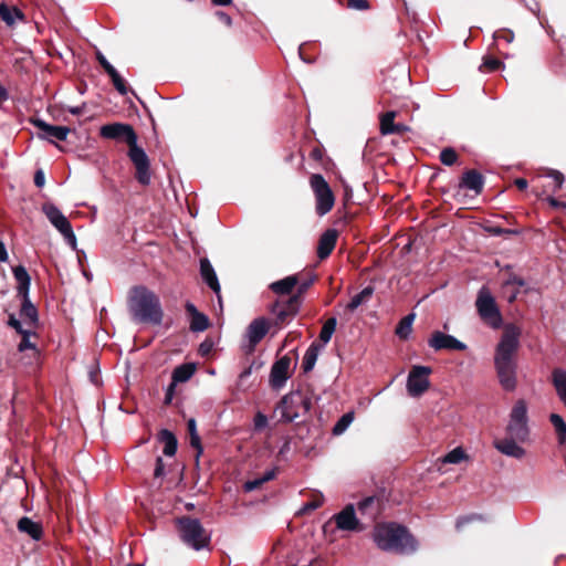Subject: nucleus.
<instances>
[{
  "mask_svg": "<svg viewBox=\"0 0 566 566\" xmlns=\"http://www.w3.org/2000/svg\"><path fill=\"white\" fill-rule=\"evenodd\" d=\"M521 333V328L515 324L505 325L495 347L494 368L499 382L505 391H514L517 387V352Z\"/></svg>",
  "mask_w": 566,
  "mask_h": 566,
  "instance_id": "1",
  "label": "nucleus"
},
{
  "mask_svg": "<svg viewBox=\"0 0 566 566\" xmlns=\"http://www.w3.org/2000/svg\"><path fill=\"white\" fill-rule=\"evenodd\" d=\"M99 136L105 139L125 143L128 146L127 156L135 168V179L144 187L150 185V159L146 151L138 146V136L134 127L126 123H111L99 128Z\"/></svg>",
  "mask_w": 566,
  "mask_h": 566,
  "instance_id": "2",
  "label": "nucleus"
},
{
  "mask_svg": "<svg viewBox=\"0 0 566 566\" xmlns=\"http://www.w3.org/2000/svg\"><path fill=\"white\" fill-rule=\"evenodd\" d=\"M373 539L379 549L400 555L413 554L419 546L408 527L396 522L376 524Z\"/></svg>",
  "mask_w": 566,
  "mask_h": 566,
  "instance_id": "3",
  "label": "nucleus"
},
{
  "mask_svg": "<svg viewBox=\"0 0 566 566\" xmlns=\"http://www.w3.org/2000/svg\"><path fill=\"white\" fill-rule=\"evenodd\" d=\"M295 275L300 281L295 293L285 300L277 298L270 306V312L274 316L272 324L277 328L289 324L298 314L305 293L317 280V275L314 273H297Z\"/></svg>",
  "mask_w": 566,
  "mask_h": 566,
  "instance_id": "4",
  "label": "nucleus"
},
{
  "mask_svg": "<svg viewBox=\"0 0 566 566\" xmlns=\"http://www.w3.org/2000/svg\"><path fill=\"white\" fill-rule=\"evenodd\" d=\"M133 318L138 323L159 325L163 321V308L159 297L146 286H135L128 301Z\"/></svg>",
  "mask_w": 566,
  "mask_h": 566,
  "instance_id": "5",
  "label": "nucleus"
},
{
  "mask_svg": "<svg viewBox=\"0 0 566 566\" xmlns=\"http://www.w3.org/2000/svg\"><path fill=\"white\" fill-rule=\"evenodd\" d=\"M175 525L180 539L187 546L200 551L210 545L211 535L198 518L184 515L176 518Z\"/></svg>",
  "mask_w": 566,
  "mask_h": 566,
  "instance_id": "6",
  "label": "nucleus"
},
{
  "mask_svg": "<svg viewBox=\"0 0 566 566\" xmlns=\"http://www.w3.org/2000/svg\"><path fill=\"white\" fill-rule=\"evenodd\" d=\"M312 397L307 390L297 389L282 397L276 405V411L281 412L280 422H292L310 412Z\"/></svg>",
  "mask_w": 566,
  "mask_h": 566,
  "instance_id": "7",
  "label": "nucleus"
},
{
  "mask_svg": "<svg viewBox=\"0 0 566 566\" xmlns=\"http://www.w3.org/2000/svg\"><path fill=\"white\" fill-rule=\"evenodd\" d=\"M528 436L527 405L525 400L518 399L510 412L506 437L515 438L518 442L523 443L528 439Z\"/></svg>",
  "mask_w": 566,
  "mask_h": 566,
  "instance_id": "8",
  "label": "nucleus"
},
{
  "mask_svg": "<svg viewBox=\"0 0 566 566\" xmlns=\"http://www.w3.org/2000/svg\"><path fill=\"white\" fill-rule=\"evenodd\" d=\"M475 306L481 319L492 328H500L503 323V317L500 308L486 287H482L475 301Z\"/></svg>",
  "mask_w": 566,
  "mask_h": 566,
  "instance_id": "9",
  "label": "nucleus"
},
{
  "mask_svg": "<svg viewBox=\"0 0 566 566\" xmlns=\"http://www.w3.org/2000/svg\"><path fill=\"white\" fill-rule=\"evenodd\" d=\"M310 186L315 197L316 213L318 216H325L335 205V196L331 186L321 174L311 175Z\"/></svg>",
  "mask_w": 566,
  "mask_h": 566,
  "instance_id": "10",
  "label": "nucleus"
},
{
  "mask_svg": "<svg viewBox=\"0 0 566 566\" xmlns=\"http://www.w3.org/2000/svg\"><path fill=\"white\" fill-rule=\"evenodd\" d=\"M42 212L49 221L60 231L66 242L72 247H76V237L69 219L61 212V210L51 202L42 205Z\"/></svg>",
  "mask_w": 566,
  "mask_h": 566,
  "instance_id": "11",
  "label": "nucleus"
},
{
  "mask_svg": "<svg viewBox=\"0 0 566 566\" xmlns=\"http://www.w3.org/2000/svg\"><path fill=\"white\" fill-rule=\"evenodd\" d=\"M431 373L432 368L429 366L416 365L411 367L407 379V390L411 397H419L428 390Z\"/></svg>",
  "mask_w": 566,
  "mask_h": 566,
  "instance_id": "12",
  "label": "nucleus"
},
{
  "mask_svg": "<svg viewBox=\"0 0 566 566\" xmlns=\"http://www.w3.org/2000/svg\"><path fill=\"white\" fill-rule=\"evenodd\" d=\"M338 530L349 532H360L365 526L359 522L356 516L353 504L346 505L339 513L333 516Z\"/></svg>",
  "mask_w": 566,
  "mask_h": 566,
  "instance_id": "13",
  "label": "nucleus"
},
{
  "mask_svg": "<svg viewBox=\"0 0 566 566\" xmlns=\"http://www.w3.org/2000/svg\"><path fill=\"white\" fill-rule=\"evenodd\" d=\"M292 359L289 355L279 358L271 367L270 385L273 389L282 388L290 378V367Z\"/></svg>",
  "mask_w": 566,
  "mask_h": 566,
  "instance_id": "14",
  "label": "nucleus"
},
{
  "mask_svg": "<svg viewBox=\"0 0 566 566\" xmlns=\"http://www.w3.org/2000/svg\"><path fill=\"white\" fill-rule=\"evenodd\" d=\"M357 510L361 516L373 523L379 517L384 510V497L377 494L366 496L358 502Z\"/></svg>",
  "mask_w": 566,
  "mask_h": 566,
  "instance_id": "15",
  "label": "nucleus"
},
{
  "mask_svg": "<svg viewBox=\"0 0 566 566\" xmlns=\"http://www.w3.org/2000/svg\"><path fill=\"white\" fill-rule=\"evenodd\" d=\"M428 344L434 350H460L463 352L467 349V345L454 336L444 334L440 331H436L431 334V337L428 340Z\"/></svg>",
  "mask_w": 566,
  "mask_h": 566,
  "instance_id": "16",
  "label": "nucleus"
},
{
  "mask_svg": "<svg viewBox=\"0 0 566 566\" xmlns=\"http://www.w3.org/2000/svg\"><path fill=\"white\" fill-rule=\"evenodd\" d=\"M31 123L39 128L42 133H39L40 138H48L50 142V138H55L57 140L64 142L67 138V135L71 132V128L67 126H54L51 124H48L43 119L34 118L31 120ZM52 143H54L52 140Z\"/></svg>",
  "mask_w": 566,
  "mask_h": 566,
  "instance_id": "17",
  "label": "nucleus"
},
{
  "mask_svg": "<svg viewBox=\"0 0 566 566\" xmlns=\"http://www.w3.org/2000/svg\"><path fill=\"white\" fill-rule=\"evenodd\" d=\"M484 176L480 171L476 169H468L460 178L459 188L471 190L475 196H479L484 189Z\"/></svg>",
  "mask_w": 566,
  "mask_h": 566,
  "instance_id": "18",
  "label": "nucleus"
},
{
  "mask_svg": "<svg viewBox=\"0 0 566 566\" xmlns=\"http://www.w3.org/2000/svg\"><path fill=\"white\" fill-rule=\"evenodd\" d=\"M269 328L270 323L265 317H258L250 323L247 334L252 349L264 338Z\"/></svg>",
  "mask_w": 566,
  "mask_h": 566,
  "instance_id": "19",
  "label": "nucleus"
},
{
  "mask_svg": "<svg viewBox=\"0 0 566 566\" xmlns=\"http://www.w3.org/2000/svg\"><path fill=\"white\" fill-rule=\"evenodd\" d=\"M338 238V231L336 229H327L318 240L317 244V256L321 260L328 258L335 249Z\"/></svg>",
  "mask_w": 566,
  "mask_h": 566,
  "instance_id": "20",
  "label": "nucleus"
},
{
  "mask_svg": "<svg viewBox=\"0 0 566 566\" xmlns=\"http://www.w3.org/2000/svg\"><path fill=\"white\" fill-rule=\"evenodd\" d=\"M297 283H300L296 275H289L285 276L282 280L272 282L269 285V289L279 296L281 300H285L284 297H290L294 289L296 287Z\"/></svg>",
  "mask_w": 566,
  "mask_h": 566,
  "instance_id": "21",
  "label": "nucleus"
},
{
  "mask_svg": "<svg viewBox=\"0 0 566 566\" xmlns=\"http://www.w3.org/2000/svg\"><path fill=\"white\" fill-rule=\"evenodd\" d=\"M517 439L505 437L494 442V447L503 454L515 459H522L525 455V449L517 444Z\"/></svg>",
  "mask_w": 566,
  "mask_h": 566,
  "instance_id": "22",
  "label": "nucleus"
},
{
  "mask_svg": "<svg viewBox=\"0 0 566 566\" xmlns=\"http://www.w3.org/2000/svg\"><path fill=\"white\" fill-rule=\"evenodd\" d=\"M200 274L207 285L218 295L220 298V284L217 274L207 258L200 260Z\"/></svg>",
  "mask_w": 566,
  "mask_h": 566,
  "instance_id": "23",
  "label": "nucleus"
},
{
  "mask_svg": "<svg viewBox=\"0 0 566 566\" xmlns=\"http://www.w3.org/2000/svg\"><path fill=\"white\" fill-rule=\"evenodd\" d=\"M17 527L19 532L28 534L34 541H40L43 536V527L41 523L34 522L28 516L21 517L18 521Z\"/></svg>",
  "mask_w": 566,
  "mask_h": 566,
  "instance_id": "24",
  "label": "nucleus"
},
{
  "mask_svg": "<svg viewBox=\"0 0 566 566\" xmlns=\"http://www.w3.org/2000/svg\"><path fill=\"white\" fill-rule=\"evenodd\" d=\"M0 18L7 25L12 27L15 20L25 22V14L17 7H9L7 3H0Z\"/></svg>",
  "mask_w": 566,
  "mask_h": 566,
  "instance_id": "25",
  "label": "nucleus"
},
{
  "mask_svg": "<svg viewBox=\"0 0 566 566\" xmlns=\"http://www.w3.org/2000/svg\"><path fill=\"white\" fill-rule=\"evenodd\" d=\"M158 440L164 443V454L166 457H172L177 452L178 440L175 433L168 429H161L158 432Z\"/></svg>",
  "mask_w": 566,
  "mask_h": 566,
  "instance_id": "26",
  "label": "nucleus"
},
{
  "mask_svg": "<svg viewBox=\"0 0 566 566\" xmlns=\"http://www.w3.org/2000/svg\"><path fill=\"white\" fill-rule=\"evenodd\" d=\"M552 384L560 401L566 407V370L555 368L552 371Z\"/></svg>",
  "mask_w": 566,
  "mask_h": 566,
  "instance_id": "27",
  "label": "nucleus"
},
{
  "mask_svg": "<svg viewBox=\"0 0 566 566\" xmlns=\"http://www.w3.org/2000/svg\"><path fill=\"white\" fill-rule=\"evenodd\" d=\"M13 275L18 283L17 293L18 295L29 294L31 277L23 265L13 268Z\"/></svg>",
  "mask_w": 566,
  "mask_h": 566,
  "instance_id": "28",
  "label": "nucleus"
},
{
  "mask_svg": "<svg viewBox=\"0 0 566 566\" xmlns=\"http://www.w3.org/2000/svg\"><path fill=\"white\" fill-rule=\"evenodd\" d=\"M22 298L21 308H20V316L29 321V324L35 325L39 319L38 310L30 301L29 294L25 295H19Z\"/></svg>",
  "mask_w": 566,
  "mask_h": 566,
  "instance_id": "29",
  "label": "nucleus"
},
{
  "mask_svg": "<svg viewBox=\"0 0 566 566\" xmlns=\"http://www.w3.org/2000/svg\"><path fill=\"white\" fill-rule=\"evenodd\" d=\"M374 292L375 287L373 285H367L358 294L352 297L350 302L346 305V310L354 312L360 305L367 303L371 298Z\"/></svg>",
  "mask_w": 566,
  "mask_h": 566,
  "instance_id": "30",
  "label": "nucleus"
},
{
  "mask_svg": "<svg viewBox=\"0 0 566 566\" xmlns=\"http://www.w3.org/2000/svg\"><path fill=\"white\" fill-rule=\"evenodd\" d=\"M319 349L321 345L317 344L316 342H313L306 349L302 361V369L305 374L310 373L314 368L318 357Z\"/></svg>",
  "mask_w": 566,
  "mask_h": 566,
  "instance_id": "31",
  "label": "nucleus"
},
{
  "mask_svg": "<svg viewBox=\"0 0 566 566\" xmlns=\"http://www.w3.org/2000/svg\"><path fill=\"white\" fill-rule=\"evenodd\" d=\"M196 371V365L192 363H186L176 367L172 371V381L186 382L188 381Z\"/></svg>",
  "mask_w": 566,
  "mask_h": 566,
  "instance_id": "32",
  "label": "nucleus"
},
{
  "mask_svg": "<svg viewBox=\"0 0 566 566\" xmlns=\"http://www.w3.org/2000/svg\"><path fill=\"white\" fill-rule=\"evenodd\" d=\"M187 430L189 434V443L197 451V459L201 455L203 448L201 439L197 432V422L193 418H190L187 422Z\"/></svg>",
  "mask_w": 566,
  "mask_h": 566,
  "instance_id": "33",
  "label": "nucleus"
},
{
  "mask_svg": "<svg viewBox=\"0 0 566 566\" xmlns=\"http://www.w3.org/2000/svg\"><path fill=\"white\" fill-rule=\"evenodd\" d=\"M413 321H415L413 313L408 314L407 316H405L400 319V322L398 323L396 331H395L396 335L400 339L405 340L409 337V335L411 334V331H412Z\"/></svg>",
  "mask_w": 566,
  "mask_h": 566,
  "instance_id": "34",
  "label": "nucleus"
},
{
  "mask_svg": "<svg viewBox=\"0 0 566 566\" xmlns=\"http://www.w3.org/2000/svg\"><path fill=\"white\" fill-rule=\"evenodd\" d=\"M549 421L555 428L558 442L560 444L566 443V422L558 413H551Z\"/></svg>",
  "mask_w": 566,
  "mask_h": 566,
  "instance_id": "35",
  "label": "nucleus"
},
{
  "mask_svg": "<svg viewBox=\"0 0 566 566\" xmlns=\"http://www.w3.org/2000/svg\"><path fill=\"white\" fill-rule=\"evenodd\" d=\"M397 113L395 111L386 112L380 115V133L381 135H390L395 126V118Z\"/></svg>",
  "mask_w": 566,
  "mask_h": 566,
  "instance_id": "36",
  "label": "nucleus"
},
{
  "mask_svg": "<svg viewBox=\"0 0 566 566\" xmlns=\"http://www.w3.org/2000/svg\"><path fill=\"white\" fill-rule=\"evenodd\" d=\"M337 326V319L336 317H329L323 325L321 333H319V339L323 342V344H327Z\"/></svg>",
  "mask_w": 566,
  "mask_h": 566,
  "instance_id": "37",
  "label": "nucleus"
},
{
  "mask_svg": "<svg viewBox=\"0 0 566 566\" xmlns=\"http://www.w3.org/2000/svg\"><path fill=\"white\" fill-rule=\"evenodd\" d=\"M209 318L203 313H196V315L191 317L190 329L192 332H203L209 327Z\"/></svg>",
  "mask_w": 566,
  "mask_h": 566,
  "instance_id": "38",
  "label": "nucleus"
},
{
  "mask_svg": "<svg viewBox=\"0 0 566 566\" xmlns=\"http://www.w3.org/2000/svg\"><path fill=\"white\" fill-rule=\"evenodd\" d=\"M354 420V412L344 413L335 423L332 432L334 436H340Z\"/></svg>",
  "mask_w": 566,
  "mask_h": 566,
  "instance_id": "39",
  "label": "nucleus"
},
{
  "mask_svg": "<svg viewBox=\"0 0 566 566\" xmlns=\"http://www.w3.org/2000/svg\"><path fill=\"white\" fill-rule=\"evenodd\" d=\"M483 521H485V518L482 514L471 513L468 515H462L457 518L455 528H457V531L460 532L470 523L483 522Z\"/></svg>",
  "mask_w": 566,
  "mask_h": 566,
  "instance_id": "40",
  "label": "nucleus"
},
{
  "mask_svg": "<svg viewBox=\"0 0 566 566\" xmlns=\"http://www.w3.org/2000/svg\"><path fill=\"white\" fill-rule=\"evenodd\" d=\"M439 159L444 166H453L458 161L459 155L452 147H446L440 151Z\"/></svg>",
  "mask_w": 566,
  "mask_h": 566,
  "instance_id": "41",
  "label": "nucleus"
},
{
  "mask_svg": "<svg viewBox=\"0 0 566 566\" xmlns=\"http://www.w3.org/2000/svg\"><path fill=\"white\" fill-rule=\"evenodd\" d=\"M502 67H504V64L501 60L492 55H485L480 69L486 72H495Z\"/></svg>",
  "mask_w": 566,
  "mask_h": 566,
  "instance_id": "42",
  "label": "nucleus"
},
{
  "mask_svg": "<svg viewBox=\"0 0 566 566\" xmlns=\"http://www.w3.org/2000/svg\"><path fill=\"white\" fill-rule=\"evenodd\" d=\"M467 458L465 452L462 448L458 447L447 453L443 458L444 463H460L462 460Z\"/></svg>",
  "mask_w": 566,
  "mask_h": 566,
  "instance_id": "43",
  "label": "nucleus"
},
{
  "mask_svg": "<svg viewBox=\"0 0 566 566\" xmlns=\"http://www.w3.org/2000/svg\"><path fill=\"white\" fill-rule=\"evenodd\" d=\"M390 84H391V80L389 77L385 78L382 82L384 93L380 96V103H382V104L389 103V97H387V94H389L396 98L400 96L397 92V87H391Z\"/></svg>",
  "mask_w": 566,
  "mask_h": 566,
  "instance_id": "44",
  "label": "nucleus"
},
{
  "mask_svg": "<svg viewBox=\"0 0 566 566\" xmlns=\"http://www.w3.org/2000/svg\"><path fill=\"white\" fill-rule=\"evenodd\" d=\"M323 502H324V497L321 493L314 494L312 500H310L308 502H306L304 504V506L301 510V513L312 512V511L321 507L323 505Z\"/></svg>",
  "mask_w": 566,
  "mask_h": 566,
  "instance_id": "45",
  "label": "nucleus"
},
{
  "mask_svg": "<svg viewBox=\"0 0 566 566\" xmlns=\"http://www.w3.org/2000/svg\"><path fill=\"white\" fill-rule=\"evenodd\" d=\"M109 77L112 80L114 87L120 95H126L128 93L126 81L120 76L118 72L114 73Z\"/></svg>",
  "mask_w": 566,
  "mask_h": 566,
  "instance_id": "46",
  "label": "nucleus"
},
{
  "mask_svg": "<svg viewBox=\"0 0 566 566\" xmlns=\"http://www.w3.org/2000/svg\"><path fill=\"white\" fill-rule=\"evenodd\" d=\"M494 41L497 43L500 40L505 41L506 43H512L514 40L513 31L509 29H500L493 34Z\"/></svg>",
  "mask_w": 566,
  "mask_h": 566,
  "instance_id": "47",
  "label": "nucleus"
},
{
  "mask_svg": "<svg viewBox=\"0 0 566 566\" xmlns=\"http://www.w3.org/2000/svg\"><path fill=\"white\" fill-rule=\"evenodd\" d=\"M547 176L551 177L554 181V187L552 189L553 192L558 191L564 184V175L558 170H548Z\"/></svg>",
  "mask_w": 566,
  "mask_h": 566,
  "instance_id": "48",
  "label": "nucleus"
},
{
  "mask_svg": "<svg viewBox=\"0 0 566 566\" xmlns=\"http://www.w3.org/2000/svg\"><path fill=\"white\" fill-rule=\"evenodd\" d=\"M214 346L213 340L210 337H207L198 348V353L201 357H207L210 355Z\"/></svg>",
  "mask_w": 566,
  "mask_h": 566,
  "instance_id": "49",
  "label": "nucleus"
},
{
  "mask_svg": "<svg viewBox=\"0 0 566 566\" xmlns=\"http://www.w3.org/2000/svg\"><path fill=\"white\" fill-rule=\"evenodd\" d=\"M20 335L22 336V339L18 346L19 350L20 352H24L27 349H34L35 348V345L32 344L29 339L30 337V332L29 331H24L23 333H20Z\"/></svg>",
  "mask_w": 566,
  "mask_h": 566,
  "instance_id": "50",
  "label": "nucleus"
},
{
  "mask_svg": "<svg viewBox=\"0 0 566 566\" xmlns=\"http://www.w3.org/2000/svg\"><path fill=\"white\" fill-rule=\"evenodd\" d=\"M346 8L353 10H367L369 9L368 0H347Z\"/></svg>",
  "mask_w": 566,
  "mask_h": 566,
  "instance_id": "51",
  "label": "nucleus"
},
{
  "mask_svg": "<svg viewBox=\"0 0 566 566\" xmlns=\"http://www.w3.org/2000/svg\"><path fill=\"white\" fill-rule=\"evenodd\" d=\"M268 424V418L262 412H258L254 417V429L262 430Z\"/></svg>",
  "mask_w": 566,
  "mask_h": 566,
  "instance_id": "52",
  "label": "nucleus"
},
{
  "mask_svg": "<svg viewBox=\"0 0 566 566\" xmlns=\"http://www.w3.org/2000/svg\"><path fill=\"white\" fill-rule=\"evenodd\" d=\"M8 325L14 328L18 334L23 333L25 331L23 329L20 321L15 318L14 314L9 315Z\"/></svg>",
  "mask_w": 566,
  "mask_h": 566,
  "instance_id": "53",
  "label": "nucleus"
},
{
  "mask_svg": "<svg viewBox=\"0 0 566 566\" xmlns=\"http://www.w3.org/2000/svg\"><path fill=\"white\" fill-rule=\"evenodd\" d=\"M510 285L524 286L525 281L516 275H512L503 285V289L506 290Z\"/></svg>",
  "mask_w": 566,
  "mask_h": 566,
  "instance_id": "54",
  "label": "nucleus"
},
{
  "mask_svg": "<svg viewBox=\"0 0 566 566\" xmlns=\"http://www.w3.org/2000/svg\"><path fill=\"white\" fill-rule=\"evenodd\" d=\"M176 382L171 381L169 386L167 387L166 394H165V405H170L175 395L176 389Z\"/></svg>",
  "mask_w": 566,
  "mask_h": 566,
  "instance_id": "55",
  "label": "nucleus"
},
{
  "mask_svg": "<svg viewBox=\"0 0 566 566\" xmlns=\"http://www.w3.org/2000/svg\"><path fill=\"white\" fill-rule=\"evenodd\" d=\"M261 486H262L261 481L259 478H256L254 480L247 481L244 483L243 488H244V491L251 492V491L260 489Z\"/></svg>",
  "mask_w": 566,
  "mask_h": 566,
  "instance_id": "56",
  "label": "nucleus"
},
{
  "mask_svg": "<svg viewBox=\"0 0 566 566\" xmlns=\"http://www.w3.org/2000/svg\"><path fill=\"white\" fill-rule=\"evenodd\" d=\"M164 470H165V464H164V461L160 457H158L156 459V467H155V471H154V476L155 478H160L164 475Z\"/></svg>",
  "mask_w": 566,
  "mask_h": 566,
  "instance_id": "57",
  "label": "nucleus"
},
{
  "mask_svg": "<svg viewBox=\"0 0 566 566\" xmlns=\"http://www.w3.org/2000/svg\"><path fill=\"white\" fill-rule=\"evenodd\" d=\"M216 15H217V18H218V19H219L223 24H226L227 27H231V24H232V19H231V17H230L228 13H226V12H223V11H217V12H216Z\"/></svg>",
  "mask_w": 566,
  "mask_h": 566,
  "instance_id": "58",
  "label": "nucleus"
},
{
  "mask_svg": "<svg viewBox=\"0 0 566 566\" xmlns=\"http://www.w3.org/2000/svg\"><path fill=\"white\" fill-rule=\"evenodd\" d=\"M409 130H410V128L407 125L401 124V123H396L391 130V134L403 135L405 133H407Z\"/></svg>",
  "mask_w": 566,
  "mask_h": 566,
  "instance_id": "59",
  "label": "nucleus"
},
{
  "mask_svg": "<svg viewBox=\"0 0 566 566\" xmlns=\"http://www.w3.org/2000/svg\"><path fill=\"white\" fill-rule=\"evenodd\" d=\"M547 202L549 203V206L552 208H555V209H558V208H564L566 207V202H563V201H559L558 199H556L555 197L553 196H548L546 198Z\"/></svg>",
  "mask_w": 566,
  "mask_h": 566,
  "instance_id": "60",
  "label": "nucleus"
},
{
  "mask_svg": "<svg viewBox=\"0 0 566 566\" xmlns=\"http://www.w3.org/2000/svg\"><path fill=\"white\" fill-rule=\"evenodd\" d=\"M276 476V469H272L270 471H266L260 479L261 481V484L263 485L264 483L273 480L274 478Z\"/></svg>",
  "mask_w": 566,
  "mask_h": 566,
  "instance_id": "61",
  "label": "nucleus"
},
{
  "mask_svg": "<svg viewBox=\"0 0 566 566\" xmlns=\"http://www.w3.org/2000/svg\"><path fill=\"white\" fill-rule=\"evenodd\" d=\"M276 476V469H272L270 471H266L260 479L261 481V484L263 485L264 483L273 480L274 478Z\"/></svg>",
  "mask_w": 566,
  "mask_h": 566,
  "instance_id": "62",
  "label": "nucleus"
},
{
  "mask_svg": "<svg viewBox=\"0 0 566 566\" xmlns=\"http://www.w3.org/2000/svg\"><path fill=\"white\" fill-rule=\"evenodd\" d=\"M310 157L315 161H321L323 159V150L319 147H315L311 150Z\"/></svg>",
  "mask_w": 566,
  "mask_h": 566,
  "instance_id": "63",
  "label": "nucleus"
},
{
  "mask_svg": "<svg viewBox=\"0 0 566 566\" xmlns=\"http://www.w3.org/2000/svg\"><path fill=\"white\" fill-rule=\"evenodd\" d=\"M44 181H45V178H44L43 171L42 170H38L34 174V185L36 187H42L44 185Z\"/></svg>",
  "mask_w": 566,
  "mask_h": 566,
  "instance_id": "64",
  "label": "nucleus"
}]
</instances>
